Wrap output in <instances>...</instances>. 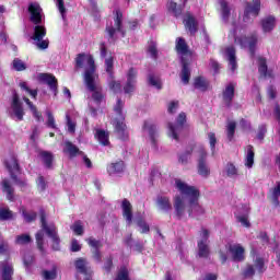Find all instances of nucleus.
Masks as SVG:
<instances>
[{
    "instance_id": "obj_1",
    "label": "nucleus",
    "mask_w": 280,
    "mask_h": 280,
    "mask_svg": "<svg viewBox=\"0 0 280 280\" xmlns=\"http://www.w3.org/2000/svg\"><path fill=\"white\" fill-rule=\"evenodd\" d=\"M175 187L180 195L174 197L175 215L178 220H183L185 211L188 218H200L205 215L206 210L200 205V189L196 186H189L187 183L175 179Z\"/></svg>"
},
{
    "instance_id": "obj_2",
    "label": "nucleus",
    "mask_w": 280,
    "mask_h": 280,
    "mask_svg": "<svg viewBox=\"0 0 280 280\" xmlns=\"http://www.w3.org/2000/svg\"><path fill=\"white\" fill-rule=\"evenodd\" d=\"M28 12L31 14V22L34 23V33H33V40H35V45L37 49H47L49 47V40L44 39L47 36V28L43 23V9L40 4L33 2L28 5Z\"/></svg>"
},
{
    "instance_id": "obj_3",
    "label": "nucleus",
    "mask_w": 280,
    "mask_h": 280,
    "mask_svg": "<svg viewBox=\"0 0 280 280\" xmlns=\"http://www.w3.org/2000/svg\"><path fill=\"white\" fill-rule=\"evenodd\" d=\"M84 62L88 65L83 77L84 84L88 91H95V59L91 55L79 54L75 57V69H82Z\"/></svg>"
},
{
    "instance_id": "obj_4",
    "label": "nucleus",
    "mask_w": 280,
    "mask_h": 280,
    "mask_svg": "<svg viewBox=\"0 0 280 280\" xmlns=\"http://www.w3.org/2000/svg\"><path fill=\"white\" fill-rule=\"evenodd\" d=\"M124 106L126 103L121 98H117L116 104L114 105V113L117 115L112 120V126L116 132L118 139L121 141H128V126L126 125V114H124Z\"/></svg>"
},
{
    "instance_id": "obj_5",
    "label": "nucleus",
    "mask_w": 280,
    "mask_h": 280,
    "mask_svg": "<svg viewBox=\"0 0 280 280\" xmlns=\"http://www.w3.org/2000/svg\"><path fill=\"white\" fill-rule=\"evenodd\" d=\"M120 34L122 38H126V30H124V13L120 9H116L114 11V26L107 27V35H108V44L115 45L117 40H119Z\"/></svg>"
},
{
    "instance_id": "obj_6",
    "label": "nucleus",
    "mask_w": 280,
    "mask_h": 280,
    "mask_svg": "<svg viewBox=\"0 0 280 280\" xmlns=\"http://www.w3.org/2000/svg\"><path fill=\"white\" fill-rule=\"evenodd\" d=\"M39 218L43 231H45L46 235L50 237L52 242V250H60V236L58 235V229L55 224H47V214L45 213V209L39 210Z\"/></svg>"
},
{
    "instance_id": "obj_7",
    "label": "nucleus",
    "mask_w": 280,
    "mask_h": 280,
    "mask_svg": "<svg viewBox=\"0 0 280 280\" xmlns=\"http://www.w3.org/2000/svg\"><path fill=\"white\" fill-rule=\"evenodd\" d=\"M258 40L259 37L257 36V33H252L249 36L241 35L234 37L235 45H240L241 49H246V47H248L252 58H255Z\"/></svg>"
},
{
    "instance_id": "obj_8",
    "label": "nucleus",
    "mask_w": 280,
    "mask_h": 280,
    "mask_svg": "<svg viewBox=\"0 0 280 280\" xmlns=\"http://www.w3.org/2000/svg\"><path fill=\"white\" fill-rule=\"evenodd\" d=\"M114 65H115V58L110 56L106 60V73L109 78L107 85L110 93H114V95H117V93H121V81L115 80Z\"/></svg>"
},
{
    "instance_id": "obj_9",
    "label": "nucleus",
    "mask_w": 280,
    "mask_h": 280,
    "mask_svg": "<svg viewBox=\"0 0 280 280\" xmlns=\"http://www.w3.org/2000/svg\"><path fill=\"white\" fill-rule=\"evenodd\" d=\"M5 165L15 185H18V187H26L27 182L16 176V174H21V165H19V159H16V155H11V158L5 161Z\"/></svg>"
},
{
    "instance_id": "obj_10",
    "label": "nucleus",
    "mask_w": 280,
    "mask_h": 280,
    "mask_svg": "<svg viewBox=\"0 0 280 280\" xmlns=\"http://www.w3.org/2000/svg\"><path fill=\"white\" fill-rule=\"evenodd\" d=\"M200 240L197 242V248H198V257L201 259H209V256L211 255V247H209V230L202 228L199 232Z\"/></svg>"
},
{
    "instance_id": "obj_11",
    "label": "nucleus",
    "mask_w": 280,
    "mask_h": 280,
    "mask_svg": "<svg viewBox=\"0 0 280 280\" xmlns=\"http://www.w3.org/2000/svg\"><path fill=\"white\" fill-rule=\"evenodd\" d=\"M187 124V114L182 112L176 119V124L168 122V137L175 141H179L178 135L185 130V125Z\"/></svg>"
},
{
    "instance_id": "obj_12",
    "label": "nucleus",
    "mask_w": 280,
    "mask_h": 280,
    "mask_svg": "<svg viewBox=\"0 0 280 280\" xmlns=\"http://www.w3.org/2000/svg\"><path fill=\"white\" fill-rule=\"evenodd\" d=\"M11 109V117H15L16 121H23V117H25V109L23 108V102H21V97L16 90H12Z\"/></svg>"
},
{
    "instance_id": "obj_13",
    "label": "nucleus",
    "mask_w": 280,
    "mask_h": 280,
    "mask_svg": "<svg viewBox=\"0 0 280 280\" xmlns=\"http://www.w3.org/2000/svg\"><path fill=\"white\" fill-rule=\"evenodd\" d=\"M198 164H197V171L199 176H202L203 178H208L211 174V170L209 168V165H207V150H205L203 145L198 147Z\"/></svg>"
},
{
    "instance_id": "obj_14",
    "label": "nucleus",
    "mask_w": 280,
    "mask_h": 280,
    "mask_svg": "<svg viewBox=\"0 0 280 280\" xmlns=\"http://www.w3.org/2000/svg\"><path fill=\"white\" fill-rule=\"evenodd\" d=\"M137 69L135 68H129L128 72H127V82L124 86V92L127 95H130V93H135V89L137 86Z\"/></svg>"
},
{
    "instance_id": "obj_15",
    "label": "nucleus",
    "mask_w": 280,
    "mask_h": 280,
    "mask_svg": "<svg viewBox=\"0 0 280 280\" xmlns=\"http://www.w3.org/2000/svg\"><path fill=\"white\" fill-rule=\"evenodd\" d=\"M234 98H235V83L231 82L222 91V100L226 108H231L233 106Z\"/></svg>"
},
{
    "instance_id": "obj_16",
    "label": "nucleus",
    "mask_w": 280,
    "mask_h": 280,
    "mask_svg": "<svg viewBox=\"0 0 280 280\" xmlns=\"http://www.w3.org/2000/svg\"><path fill=\"white\" fill-rule=\"evenodd\" d=\"M89 246H91L92 249V257L96 264H102V253L100 252V248H102V242L95 240L93 236L89 237L86 240Z\"/></svg>"
},
{
    "instance_id": "obj_17",
    "label": "nucleus",
    "mask_w": 280,
    "mask_h": 280,
    "mask_svg": "<svg viewBox=\"0 0 280 280\" xmlns=\"http://www.w3.org/2000/svg\"><path fill=\"white\" fill-rule=\"evenodd\" d=\"M259 12H261V1L254 0L253 2H246L245 11H244V21L253 14V16H259Z\"/></svg>"
},
{
    "instance_id": "obj_18",
    "label": "nucleus",
    "mask_w": 280,
    "mask_h": 280,
    "mask_svg": "<svg viewBox=\"0 0 280 280\" xmlns=\"http://www.w3.org/2000/svg\"><path fill=\"white\" fill-rule=\"evenodd\" d=\"M228 250L232 255L233 261H244L246 259V249L241 244L229 245Z\"/></svg>"
},
{
    "instance_id": "obj_19",
    "label": "nucleus",
    "mask_w": 280,
    "mask_h": 280,
    "mask_svg": "<svg viewBox=\"0 0 280 280\" xmlns=\"http://www.w3.org/2000/svg\"><path fill=\"white\" fill-rule=\"evenodd\" d=\"M39 82H44L50 89V91L55 92V95H58V79L54 74L49 73H39L38 74Z\"/></svg>"
},
{
    "instance_id": "obj_20",
    "label": "nucleus",
    "mask_w": 280,
    "mask_h": 280,
    "mask_svg": "<svg viewBox=\"0 0 280 280\" xmlns=\"http://www.w3.org/2000/svg\"><path fill=\"white\" fill-rule=\"evenodd\" d=\"M142 129L148 130L151 143L153 148H156V143H158L156 138L159 137V131L156 130V126L150 120H144Z\"/></svg>"
},
{
    "instance_id": "obj_21",
    "label": "nucleus",
    "mask_w": 280,
    "mask_h": 280,
    "mask_svg": "<svg viewBox=\"0 0 280 280\" xmlns=\"http://www.w3.org/2000/svg\"><path fill=\"white\" fill-rule=\"evenodd\" d=\"M122 218L126 220L128 226L132 224V203L128 199H124L121 202Z\"/></svg>"
},
{
    "instance_id": "obj_22",
    "label": "nucleus",
    "mask_w": 280,
    "mask_h": 280,
    "mask_svg": "<svg viewBox=\"0 0 280 280\" xmlns=\"http://www.w3.org/2000/svg\"><path fill=\"white\" fill-rule=\"evenodd\" d=\"M180 79L183 84H189V80H191V69L189 68V61L185 57L182 58Z\"/></svg>"
},
{
    "instance_id": "obj_23",
    "label": "nucleus",
    "mask_w": 280,
    "mask_h": 280,
    "mask_svg": "<svg viewBox=\"0 0 280 280\" xmlns=\"http://www.w3.org/2000/svg\"><path fill=\"white\" fill-rule=\"evenodd\" d=\"M185 27L190 33V36H196L198 33V21H196V18L191 13L186 14Z\"/></svg>"
},
{
    "instance_id": "obj_24",
    "label": "nucleus",
    "mask_w": 280,
    "mask_h": 280,
    "mask_svg": "<svg viewBox=\"0 0 280 280\" xmlns=\"http://www.w3.org/2000/svg\"><path fill=\"white\" fill-rule=\"evenodd\" d=\"M192 86L194 89H197V91H201V93H207V91H209L210 83L205 77L198 75L195 77Z\"/></svg>"
},
{
    "instance_id": "obj_25",
    "label": "nucleus",
    "mask_w": 280,
    "mask_h": 280,
    "mask_svg": "<svg viewBox=\"0 0 280 280\" xmlns=\"http://www.w3.org/2000/svg\"><path fill=\"white\" fill-rule=\"evenodd\" d=\"M225 54L228 56L229 66L231 67V71H235L237 69V56L235 47L230 46L225 49Z\"/></svg>"
},
{
    "instance_id": "obj_26",
    "label": "nucleus",
    "mask_w": 280,
    "mask_h": 280,
    "mask_svg": "<svg viewBox=\"0 0 280 280\" xmlns=\"http://www.w3.org/2000/svg\"><path fill=\"white\" fill-rule=\"evenodd\" d=\"M156 206L161 211H164V213H170V211H172V201L167 196H158Z\"/></svg>"
},
{
    "instance_id": "obj_27",
    "label": "nucleus",
    "mask_w": 280,
    "mask_h": 280,
    "mask_svg": "<svg viewBox=\"0 0 280 280\" xmlns=\"http://www.w3.org/2000/svg\"><path fill=\"white\" fill-rule=\"evenodd\" d=\"M267 198L272 202V205H275V207H280V182H278L273 188L269 189Z\"/></svg>"
},
{
    "instance_id": "obj_28",
    "label": "nucleus",
    "mask_w": 280,
    "mask_h": 280,
    "mask_svg": "<svg viewBox=\"0 0 280 280\" xmlns=\"http://www.w3.org/2000/svg\"><path fill=\"white\" fill-rule=\"evenodd\" d=\"M65 149H63V152L66 154H69V158L70 159H75V156L79 155H84V152L80 151V149L73 144L71 141H66L65 142Z\"/></svg>"
},
{
    "instance_id": "obj_29",
    "label": "nucleus",
    "mask_w": 280,
    "mask_h": 280,
    "mask_svg": "<svg viewBox=\"0 0 280 280\" xmlns=\"http://www.w3.org/2000/svg\"><path fill=\"white\" fill-rule=\"evenodd\" d=\"M175 49L177 54H180L182 56H187L188 54H191L189 50V45H187V42L183 37L176 38Z\"/></svg>"
},
{
    "instance_id": "obj_30",
    "label": "nucleus",
    "mask_w": 280,
    "mask_h": 280,
    "mask_svg": "<svg viewBox=\"0 0 280 280\" xmlns=\"http://www.w3.org/2000/svg\"><path fill=\"white\" fill-rule=\"evenodd\" d=\"M258 73L262 78H272V72L268 71V61L265 57H258Z\"/></svg>"
},
{
    "instance_id": "obj_31",
    "label": "nucleus",
    "mask_w": 280,
    "mask_h": 280,
    "mask_svg": "<svg viewBox=\"0 0 280 280\" xmlns=\"http://www.w3.org/2000/svg\"><path fill=\"white\" fill-rule=\"evenodd\" d=\"M0 266L2 268V280H12V276L14 275V267L12 264L4 260L0 261Z\"/></svg>"
},
{
    "instance_id": "obj_32",
    "label": "nucleus",
    "mask_w": 280,
    "mask_h": 280,
    "mask_svg": "<svg viewBox=\"0 0 280 280\" xmlns=\"http://www.w3.org/2000/svg\"><path fill=\"white\" fill-rule=\"evenodd\" d=\"M276 23H277V20L272 15H269V16L262 19L260 21L262 32H265V33L272 32L275 30Z\"/></svg>"
},
{
    "instance_id": "obj_33",
    "label": "nucleus",
    "mask_w": 280,
    "mask_h": 280,
    "mask_svg": "<svg viewBox=\"0 0 280 280\" xmlns=\"http://www.w3.org/2000/svg\"><path fill=\"white\" fill-rule=\"evenodd\" d=\"M124 170H126V164L120 160L118 162L112 163L108 166V174H124Z\"/></svg>"
},
{
    "instance_id": "obj_34",
    "label": "nucleus",
    "mask_w": 280,
    "mask_h": 280,
    "mask_svg": "<svg viewBox=\"0 0 280 280\" xmlns=\"http://www.w3.org/2000/svg\"><path fill=\"white\" fill-rule=\"evenodd\" d=\"M166 8L175 19H178V16H182L183 14V7L172 0L167 2Z\"/></svg>"
},
{
    "instance_id": "obj_35",
    "label": "nucleus",
    "mask_w": 280,
    "mask_h": 280,
    "mask_svg": "<svg viewBox=\"0 0 280 280\" xmlns=\"http://www.w3.org/2000/svg\"><path fill=\"white\" fill-rule=\"evenodd\" d=\"M147 54H150L153 60H159V47L156 42L153 39L148 42Z\"/></svg>"
},
{
    "instance_id": "obj_36",
    "label": "nucleus",
    "mask_w": 280,
    "mask_h": 280,
    "mask_svg": "<svg viewBox=\"0 0 280 280\" xmlns=\"http://www.w3.org/2000/svg\"><path fill=\"white\" fill-rule=\"evenodd\" d=\"M255 165V149L253 148V144L247 145V154L245 158V166L250 168Z\"/></svg>"
},
{
    "instance_id": "obj_37",
    "label": "nucleus",
    "mask_w": 280,
    "mask_h": 280,
    "mask_svg": "<svg viewBox=\"0 0 280 280\" xmlns=\"http://www.w3.org/2000/svg\"><path fill=\"white\" fill-rule=\"evenodd\" d=\"M195 149H196V143L189 144L186 151L179 155V159H178L179 163H182L183 165H187V163L189 162V156H191Z\"/></svg>"
},
{
    "instance_id": "obj_38",
    "label": "nucleus",
    "mask_w": 280,
    "mask_h": 280,
    "mask_svg": "<svg viewBox=\"0 0 280 280\" xmlns=\"http://www.w3.org/2000/svg\"><path fill=\"white\" fill-rule=\"evenodd\" d=\"M39 156L42 158L45 167L51 170V164L54 163V154L49 151H40Z\"/></svg>"
},
{
    "instance_id": "obj_39",
    "label": "nucleus",
    "mask_w": 280,
    "mask_h": 280,
    "mask_svg": "<svg viewBox=\"0 0 280 280\" xmlns=\"http://www.w3.org/2000/svg\"><path fill=\"white\" fill-rule=\"evenodd\" d=\"M2 191L7 194L8 200H14V187L10 185V180L8 179L2 180Z\"/></svg>"
},
{
    "instance_id": "obj_40",
    "label": "nucleus",
    "mask_w": 280,
    "mask_h": 280,
    "mask_svg": "<svg viewBox=\"0 0 280 280\" xmlns=\"http://www.w3.org/2000/svg\"><path fill=\"white\" fill-rule=\"evenodd\" d=\"M220 5L222 10L223 21H229V16H231V9L229 8V2H226V0H221Z\"/></svg>"
},
{
    "instance_id": "obj_41",
    "label": "nucleus",
    "mask_w": 280,
    "mask_h": 280,
    "mask_svg": "<svg viewBox=\"0 0 280 280\" xmlns=\"http://www.w3.org/2000/svg\"><path fill=\"white\" fill-rule=\"evenodd\" d=\"M23 264L27 272H30L32 266H34V255H32V253H26L23 257Z\"/></svg>"
},
{
    "instance_id": "obj_42",
    "label": "nucleus",
    "mask_w": 280,
    "mask_h": 280,
    "mask_svg": "<svg viewBox=\"0 0 280 280\" xmlns=\"http://www.w3.org/2000/svg\"><path fill=\"white\" fill-rule=\"evenodd\" d=\"M45 234L43 233V231H39L36 233L35 235V240H36V244H37V248L38 250H40V253H45Z\"/></svg>"
},
{
    "instance_id": "obj_43",
    "label": "nucleus",
    "mask_w": 280,
    "mask_h": 280,
    "mask_svg": "<svg viewBox=\"0 0 280 280\" xmlns=\"http://www.w3.org/2000/svg\"><path fill=\"white\" fill-rule=\"evenodd\" d=\"M225 172H226V176H229V178H233V176H238V171H237V166H235V164H233L232 162H229L225 165Z\"/></svg>"
},
{
    "instance_id": "obj_44",
    "label": "nucleus",
    "mask_w": 280,
    "mask_h": 280,
    "mask_svg": "<svg viewBox=\"0 0 280 280\" xmlns=\"http://www.w3.org/2000/svg\"><path fill=\"white\" fill-rule=\"evenodd\" d=\"M20 89L22 91H25L26 93H28V95L33 98L36 100V97L38 96V90H32L30 89V86H27L26 82H20L19 84Z\"/></svg>"
},
{
    "instance_id": "obj_45",
    "label": "nucleus",
    "mask_w": 280,
    "mask_h": 280,
    "mask_svg": "<svg viewBox=\"0 0 280 280\" xmlns=\"http://www.w3.org/2000/svg\"><path fill=\"white\" fill-rule=\"evenodd\" d=\"M71 231H73V233L75 235H84V225H82V221L78 220L75 221L71 226H70Z\"/></svg>"
},
{
    "instance_id": "obj_46",
    "label": "nucleus",
    "mask_w": 280,
    "mask_h": 280,
    "mask_svg": "<svg viewBox=\"0 0 280 280\" xmlns=\"http://www.w3.org/2000/svg\"><path fill=\"white\" fill-rule=\"evenodd\" d=\"M235 128H237V124L235 121H230L226 126V135L229 141H233V138L235 137Z\"/></svg>"
},
{
    "instance_id": "obj_47",
    "label": "nucleus",
    "mask_w": 280,
    "mask_h": 280,
    "mask_svg": "<svg viewBox=\"0 0 280 280\" xmlns=\"http://www.w3.org/2000/svg\"><path fill=\"white\" fill-rule=\"evenodd\" d=\"M148 82H149L150 86H154L158 90H162L163 89V84L161 83V79L160 78H155L154 74H149Z\"/></svg>"
},
{
    "instance_id": "obj_48",
    "label": "nucleus",
    "mask_w": 280,
    "mask_h": 280,
    "mask_svg": "<svg viewBox=\"0 0 280 280\" xmlns=\"http://www.w3.org/2000/svg\"><path fill=\"white\" fill-rule=\"evenodd\" d=\"M244 279H253L255 277V266L247 265L242 272Z\"/></svg>"
},
{
    "instance_id": "obj_49",
    "label": "nucleus",
    "mask_w": 280,
    "mask_h": 280,
    "mask_svg": "<svg viewBox=\"0 0 280 280\" xmlns=\"http://www.w3.org/2000/svg\"><path fill=\"white\" fill-rule=\"evenodd\" d=\"M12 68L15 71H25V69H27V66L25 65V62H23V60L15 58L13 59Z\"/></svg>"
},
{
    "instance_id": "obj_50",
    "label": "nucleus",
    "mask_w": 280,
    "mask_h": 280,
    "mask_svg": "<svg viewBox=\"0 0 280 280\" xmlns=\"http://www.w3.org/2000/svg\"><path fill=\"white\" fill-rule=\"evenodd\" d=\"M137 226L141 229L140 233L142 234L150 233V225L148 224V222H145V220H143V218H139L137 220Z\"/></svg>"
},
{
    "instance_id": "obj_51",
    "label": "nucleus",
    "mask_w": 280,
    "mask_h": 280,
    "mask_svg": "<svg viewBox=\"0 0 280 280\" xmlns=\"http://www.w3.org/2000/svg\"><path fill=\"white\" fill-rule=\"evenodd\" d=\"M89 91H90V93H93L92 98L94 100V102H96V104H100V102H102V100H104L102 92L100 90H97V85H95V83H94V90H89Z\"/></svg>"
},
{
    "instance_id": "obj_52",
    "label": "nucleus",
    "mask_w": 280,
    "mask_h": 280,
    "mask_svg": "<svg viewBox=\"0 0 280 280\" xmlns=\"http://www.w3.org/2000/svg\"><path fill=\"white\" fill-rule=\"evenodd\" d=\"M43 277L45 280H55L58 277V271H56V267H52L51 270H44Z\"/></svg>"
},
{
    "instance_id": "obj_53",
    "label": "nucleus",
    "mask_w": 280,
    "mask_h": 280,
    "mask_svg": "<svg viewBox=\"0 0 280 280\" xmlns=\"http://www.w3.org/2000/svg\"><path fill=\"white\" fill-rule=\"evenodd\" d=\"M22 215L25 220V222H34L36 221V218H37V213L35 211H30L27 212L26 210H22Z\"/></svg>"
},
{
    "instance_id": "obj_54",
    "label": "nucleus",
    "mask_w": 280,
    "mask_h": 280,
    "mask_svg": "<svg viewBox=\"0 0 280 280\" xmlns=\"http://www.w3.org/2000/svg\"><path fill=\"white\" fill-rule=\"evenodd\" d=\"M255 267L257 268L259 275H264V272H266V270H267L266 262L264 261V258H261V257L256 258Z\"/></svg>"
},
{
    "instance_id": "obj_55",
    "label": "nucleus",
    "mask_w": 280,
    "mask_h": 280,
    "mask_svg": "<svg viewBox=\"0 0 280 280\" xmlns=\"http://www.w3.org/2000/svg\"><path fill=\"white\" fill-rule=\"evenodd\" d=\"M32 242V236L30 234H21L16 236L15 243L20 245L30 244Z\"/></svg>"
},
{
    "instance_id": "obj_56",
    "label": "nucleus",
    "mask_w": 280,
    "mask_h": 280,
    "mask_svg": "<svg viewBox=\"0 0 280 280\" xmlns=\"http://www.w3.org/2000/svg\"><path fill=\"white\" fill-rule=\"evenodd\" d=\"M0 220L5 222V220H12V211L8 208H0Z\"/></svg>"
},
{
    "instance_id": "obj_57",
    "label": "nucleus",
    "mask_w": 280,
    "mask_h": 280,
    "mask_svg": "<svg viewBox=\"0 0 280 280\" xmlns=\"http://www.w3.org/2000/svg\"><path fill=\"white\" fill-rule=\"evenodd\" d=\"M95 139L102 144L106 145V131L102 129H97L95 132Z\"/></svg>"
},
{
    "instance_id": "obj_58",
    "label": "nucleus",
    "mask_w": 280,
    "mask_h": 280,
    "mask_svg": "<svg viewBox=\"0 0 280 280\" xmlns=\"http://www.w3.org/2000/svg\"><path fill=\"white\" fill-rule=\"evenodd\" d=\"M46 115L48 117L46 126L56 130L58 127H56V119L54 118V114H51V112H46Z\"/></svg>"
},
{
    "instance_id": "obj_59",
    "label": "nucleus",
    "mask_w": 280,
    "mask_h": 280,
    "mask_svg": "<svg viewBox=\"0 0 280 280\" xmlns=\"http://www.w3.org/2000/svg\"><path fill=\"white\" fill-rule=\"evenodd\" d=\"M57 8L61 14L62 20L65 21L67 19V8H65V1L57 0Z\"/></svg>"
},
{
    "instance_id": "obj_60",
    "label": "nucleus",
    "mask_w": 280,
    "mask_h": 280,
    "mask_svg": "<svg viewBox=\"0 0 280 280\" xmlns=\"http://www.w3.org/2000/svg\"><path fill=\"white\" fill-rule=\"evenodd\" d=\"M70 250L71 253H80L82 250V245H80V242H78V240L72 238Z\"/></svg>"
},
{
    "instance_id": "obj_61",
    "label": "nucleus",
    "mask_w": 280,
    "mask_h": 280,
    "mask_svg": "<svg viewBox=\"0 0 280 280\" xmlns=\"http://www.w3.org/2000/svg\"><path fill=\"white\" fill-rule=\"evenodd\" d=\"M266 132H268V128L266 127V125H260L258 127L257 139H259V141H264Z\"/></svg>"
},
{
    "instance_id": "obj_62",
    "label": "nucleus",
    "mask_w": 280,
    "mask_h": 280,
    "mask_svg": "<svg viewBox=\"0 0 280 280\" xmlns=\"http://www.w3.org/2000/svg\"><path fill=\"white\" fill-rule=\"evenodd\" d=\"M209 137V141H210V148L212 152H215V143H218V138H215V133L214 132H210L208 135Z\"/></svg>"
},
{
    "instance_id": "obj_63",
    "label": "nucleus",
    "mask_w": 280,
    "mask_h": 280,
    "mask_svg": "<svg viewBox=\"0 0 280 280\" xmlns=\"http://www.w3.org/2000/svg\"><path fill=\"white\" fill-rule=\"evenodd\" d=\"M37 188L39 191H45L47 189V183L45 182V177L39 176L37 178Z\"/></svg>"
},
{
    "instance_id": "obj_64",
    "label": "nucleus",
    "mask_w": 280,
    "mask_h": 280,
    "mask_svg": "<svg viewBox=\"0 0 280 280\" xmlns=\"http://www.w3.org/2000/svg\"><path fill=\"white\" fill-rule=\"evenodd\" d=\"M237 222H241L242 226H245V229H250V221H248V217L240 215L237 217Z\"/></svg>"
}]
</instances>
